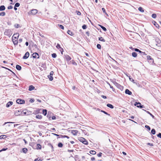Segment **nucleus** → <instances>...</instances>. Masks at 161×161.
I'll return each instance as SVG.
<instances>
[{"mask_svg":"<svg viewBox=\"0 0 161 161\" xmlns=\"http://www.w3.org/2000/svg\"><path fill=\"white\" fill-rule=\"evenodd\" d=\"M25 101L21 99H18L16 100V102L17 103L19 104H22L25 103Z\"/></svg>","mask_w":161,"mask_h":161,"instance_id":"nucleus-4","label":"nucleus"},{"mask_svg":"<svg viewBox=\"0 0 161 161\" xmlns=\"http://www.w3.org/2000/svg\"><path fill=\"white\" fill-rule=\"evenodd\" d=\"M107 106L108 107H109L111 108H114V107L112 105L110 104H108L107 105Z\"/></svg>","mask_w":161,"mask_h":161,"instance_id":"nucleus-24","label":"nucleus"},{"mask_svg":"<svg viewBox=\"0 0 161 161\" xmlns=\"http://www.w3.org/2000/svg\"><path fill=\"white\" fill-rule=\"evenodd\" d=\"M153 23L154 24V25L157 28H158L159 27V25H158V24L155 21H153Z\"/></svg>","mask_w":161,"mask_h":161,"instance_id":"nucleus-23","label":"nucleus"},{"mask_svg":"<svg viewBox=\"0 0 161 161\" xmlns=\"http://www.w3.org/2000/svg\"><path fill=\"white\" fill-rule=\"evenodd\" d=\"M157 136L161 138V133H159L157 135Z\"/></svg>","mask_w":161,"mask_h":161,"instance_id":"nucleus-51","label":"nucleus"},{"mask_svg":"<svg viewBox=\"0 0 161 161\" xmlns=\"http://www.w3.org/2000/svg\"><path fill=\"white\" fill-rule=\"evenodd\" d=\"M152 17L153 18H156L157 17V15L155 14H153L152 15Z\"/></svg>","mask_w":161,"mask_h":161,"instance_id":"nucleus-39","label":"nucleus"},{"mask_svg":"<svg viewBox=\"0 0 161 161\" xmlns=\"http://www.w3.org/2000/svg\"><path fill=\"white\" fill-rule=\"evenodd\" d=\"M56 47L58 49H59V48H61L60 45L59 44H57V45L56 46Z\"/></svg>","mask_w":161,"mask_h":161,"instance_id":"nucleus-47","label":"nucleus"},{"mask_svg":"<svg viewBox=\"0 0 161 161\" xmlns=\"http://www.w3.org/2000/svg\"><path fill=\"white\" fill-rule=\"evenodd\" d=\"M59 138H65V137H66L68 139H69V137L67 136H65V135H59Z\"/></svg>","mask_w":161,"mask_h":161,"instance_id":"nucleus-19","label":"nucleus"},{"mask_svg":"<svg viewBox=\"0 0 161 161\" xmlns=\"http://www.w3.org/2000/svg\"><path fill=\"white\" fill-rule=\"evenodd\" d=\"M97 47L98 49H101V46L100 44H97Z\"/></svg>","mask_w":161,"mask_h":161,"instance_id":"nucleus-43","label":"nucleus"},{"mask_svg":"<svg viewBox=\"0 0 161 161\" xmlns=\"http://www.w3.org/2000/svg\"><path fill=\"white\" fill-rule=\"evenodd\" d=\"M65 58L66 60L67 61H69L71 59V58L68 55H66L65 56Z\"/></svg>","mask_w":161,"mask_h":161,"instance_id":"nucleus-9","label":"nucleus"},{"mask_svg":"<svg viewBox=\"0 0 161 161\" xmlns=\"http://www.w3.org/2000/svg\"><path fill=\"white\" fill-rule=\"evenodd\" d=\"M38 12V11L36 9H33L31 10V14L33 15L36 14Z\"/></svg>","mask_w":161,"mask_h":161,"instance_id":"nucleus-7","label":"nucleus"},{"mask_svg":"<svg viewBox=\"0 0 161 161\" xmlns=\"http://www.w3.org/2000/svg\"><path fill=\"white\" fill-rule=\"evenodd\" d=\"M99 40L100 41L104 42H105V40L103 39L102 37H99Z\"/></svg>","mask_w":161,"mask_h":161,"instance_id":"nucleus-35","label":"nucleus"},{"mask_svg":"<svg viewBox=\"0 0 161 161\" xmlns=\"http://www.w3.org/2000/svg\"><path fill=\"white\" fill-rule=\"evenodd\" d=\"M78 140L85 145L88 144V142L84 138L82 137H79L78 138Z\"/></svg>","mask_w":161,"mask_h":161,"instance_id":"nucleus-1","label":"nucleus"},{"mask_svg":"<svg viewBox=\"0 0 161 161\" xmlns=\"http://www.w3.org/2000/svg\"><path fill=\"white\" fill-rule=\"evenodd\" d=\"M13 8V7L11 6H9L8 7V9H12Z\"/></svg>","mask_w":161,"mask_h":161,"instance_id":"nucleus-50","label":"nucleus"},{"mask_svg":"<svg viewBox=\"0 0 161 161\" xmlns=\"http://www.w3.org/2000/svg\"><path fill=\"white\" fill-rule=\"evenodd\" d=\"M129 80L130 81H131L132 82H133V83H135L134 82V80L133 79H132L130 77H129Z\"/></svg>","mask_w":161,"mask_h":161,"instance_id":"nucleus-48","label":"nucleus"},{"mask_svg":"<svg viewBox=\"0 0 161 161\" xmlns=\"http://www.w3.org/2000/svg\"><path fill=\"white\" fill-rule=\"evenodd\" d=\"M125 93L126 94H128L129 95H131L132 94L131 92L128 89L125 90Z\"/></svg>","mask_w":161,"mask_h":161,"instance_id":"nucleus-11","label":"nucleus"},{"mask_svg":"<svg viewBox=\"0 0 161 161\" xmlns=\"http://www.w3.org/2000/svg\"><path fill=\"white\" fill-rule=\"evenodd\" d=\"M34 102V99H31L30 100V102L31 103H33Z\"/></svg>","mask_w":161,"mask_h":161,"instance_id":"nucleus-49","label":"nucleus"},{"mask_svg":"<svg viewBox=\"0 0 161 161\" xmlns=\"http://www.w3.org/2000/svg\"><path fill=\"white\" fill-rule=\"evenodd\" d=\"M102 153H99L97 154V156L98 157H100L102 156Z\"/></svg>","mask_w":161,"mask_h":161,"instance_id":"nucleus-53","label":"nucleus"},{"mask_svg":"<svg viewBox=\"0 0 161 161\" xmlns=\"http://www.w3.org/2000/svg\"><path fill=\"white\" fill-rule=\"evenodd\" d=\"M134 105L138 108H142L143 107V105H142L141 103L139 102H136Z\"/></svg>","mask_w":161,"mask_h":161,"instance_id":"nucleus-5","label":"nucleus"},{"mask_svg":"<svg viewBox=\"0 0 161 161\" xmlns=\"http://www.w3.org/2000/svg\"><path fill=\"white\" fill-rule=\"evenodd\" d=\"M19 5L20 4L18 3H17L15 4L14 6L15 7H18L19 6Z\"/></svg>","mask_w":161,"mask_h":161,"instance_id":"nucleus-40","label":"nucleus"},{"mask_svg":"<svg viewBox=\"0 0 161 161\" xmlns=\"http://www.w3.org/2000/svg\"><path fill=\"white\" fill-rule=\"evenodd\" d=\"M47 111L46 109H44L42 111V113L45 116L47 114Z\"/></svg>","mask_w":161,"mask_h":161,"instance_id":"nucleus-26","label":"nucleus"},{"mask_svg":"<svg viewBox=\"0 0 161 161\" xmlns=\"http://www.w3.org/2000/svg\"><path fill=\"white\" fill-rule=\"evenodd\" d=\"M101 112H102L103 113H104L105 114H106L109 115V114H108L105 111H104L102 110H101Z\"/></svg>","mask_w":161,"mask_h":161,"instance_id":"nucleus-54","label":"nucleus"},{"mask_svg":"<svg viewBox=\"0 0 161 161\" xmlns=\"http://www.w3.org/2000/svg\"><path fill=\"white\" fill-rule=\"evenodd\" d=\"M16 68L17 69L20 70L21 69V66L19 65H17L16 66Z\"/></svg>","mask_w":161,"mask_h":161,"instance_id":"nucleus-20","label":"nucleus"},{"mask_svg":"<svg viewBox=\"0 0 161 161\" xmlns=\"http://www.w3.org/2000/svg\"><path fill=\"white\" fill-rule=\"evenodd\" d=\"M102 10L104 13H105V14H107V15H108L107 13L106 12L105 9L104 8H102Z\"/></svg>","mask_w":161,"mask_h":161,"instance_id":"nucleus-45","label":"nucleus"},{"mask_svg":"<svg viewBox=\"0 0 161 161\" xmlns=\"http://www.w3.org/2000/svg\"><path fill=\"white\" fill-rule=\"evenodd\" d=\"M58 25L61 29H62L63 30L64 29V27L63 25Z\"/></svg>","mask_w":161,"mask_h":161,"instance_id":"nucleus-44","label":"nucleus"},{"mask_svg":"<svg viewBox=\"0 0 161 161\" xmlns=\"http://www.w3.org/2000/svg\"><path fill=\"white\" fill-rule=\"evenodd\" d=\"M23 113L25 115H28L31 114V112L27 110H25L23 111Z\"/></svg>","mask_w":161,"mask_h":161,"instance_id":"nucleus-6","label":"nucleus"},{"mask_svg":"<svg viewBox=\"0 0 161 161\" xmlns=\"http://www.w3.org/2000/svg\"><path fill=\"white\" fill-rule=\"evenodd\" d=\"M148 114H149L153 118H154V116L151 113H150L149 111H146V110H144Z\"/></svg>","mask_w":161,"mask_h":161,"instance_id":"nucleus-29","label":"nucleus"},{"mask_svg":"<svg viewBox=\"0 0 161 161\" xmlns=\"http://www.w3.org/2000/svg\"><path fill=\"white\" fill-rule=\"evenodd\" d=\"M67 33L68 34H69L70 35H71V36L73 35V32L69 30H68L67 32Z\"/></svg>","mask_w":161,"mask_h":161,"instance_id":"nucleus-31","label":"nucleus"},{"mask_svg":"<svg viewBox=\"0 0 161 161\" xmlns=\"http://www.w3.org/2000/svg\"><path fill=\"white\" fill-rule=\"evenodd\" d=\"M86 25H84L82 26V28L83 29H86Z\"/></svg>","mask_w":161,"mask_h":161,"instance_id":"nucleus-46","label":"nucleus"},{"mask_svg":"<svg viewBox=\"0 0 161 161\" xmlns=\"http://www.w3.org/2000/svg\"><path fill=\"white\" fill-rule=\"evenodd\" d=\"M42 148L41 146L39 144H37L36 146V149L37 150L41 149Z\"/></svg>","mask_w":161,"mask_h":161,"instance_id":"nucleus-15","label":"nucleus"},{"mask_svg":"<svg viewBox=\"0 0 161 161\" xmlns=\"http://www.w3.org/2000/svg\"><path fill=\"white\" fill-rule=\"evenodd\" d=\"M4 34L8 36H10L12 35L11 30L9 29L5 30L4 32Z\"/></svg>","mask_w":161,"mask_h":161,"instance_id":"nucleus-2","label":"nucleus"},{"mask_svg":"<svg viewBox=\"0 0 161 161\" xmlns=\"http://www.w3.org/2000/svg\"><path fill=\"white\" fill-rule=\"evenodd\" d=\"M90 153L92 154H95L96 153V152L94 150H91L90 151Z\"/></svg>","mask_w":161,"mask_h":161,"instance_id":"nucleus-27","label":"nucleus"},{"mask_svg":"<svg viewBox=\"0 0 161 161\" xmlns=\"http://www.w3.org/2000/svg\"><path fill=\"white\" fill-rule=\"evenodd\" d=\"M100 26L101 27V28L104 31H107V29H106V28L105 27H104L101 25H100Z\"/></svg>","mask_w":161,"mask_h":161,"instance_id":"nucleus-32","label":"nucleus"},{"mask_svg":"<svg viewBox=\"0 0 161 161\" xmlns=\"http://www.w3.org/2000/svg\"><path fill=\"white\" fill-rule=\"evenodd\" d=\"M48 77L49 79V80L50 81H52V80H53V76H51L48 75Z\"/></svg>","mask_w":161,"mask_h":161,"instance_id":"nucleus-34","label":"nucleus"},{"mask_svg":"<svg viewBox=\"0 0 161 161\" xmlns=\"http://www.w3.org/2000/svg\"><path fill=\"white\" fill-rule=\"evenodd\" d=\"M14 123V122H5L4 124H3V125H5L6 124H7V123Z\"/></svg>","mask_w":161,"mask_h":161,"instance_id":"nucleus-61","label":"nucleus"},{"mask_svg":"<svg viewBox=\"0 0 161 161\" xmlns=\"http://www.w3.org/2000/svg\"><path fill=\"white\" fill-rule=\"evenodd\" d=\"M19 25L18 24H15L14 25V26L16 28H18L19 27Z\"/></svg>","mask_w":161,"mask_h":161,"instance_id":"nucleus-52","label":"nucleus"},{"mask_svg":"<svg viewBox=\"0 0 161 161\" xmlns=\"http://www.w3.org/2000/svg\"><path fill=\"white\" fill-rule=\"evenodd\" d=\"M5 9V7L4 5H2L0 6V11L4 10Z\"/></svg>","mask_w":161,"mask_h":161,"instance_id":"nucleus-18","label":"nucleus"},{"mask_svg":"<svg viewBox=\"0 0 161 161\" xmlns=\"http://www.w3.org/2000/svg\"><path fill=\"white\" fill-rule=\"evenodd\" d=\"M134 50L136 52H139V53H142V51L137 48H134Z\"/></svg>","mask_w":161,"mask_h":161,"instance_id":"nucleus-38","label":"nucleus"},{"mask_svg":"<svg viewBox=\"0 0 161 161\" xmlns=\"http://www.w3.org/2000/svg\"><path fill=\"white\" fill-rule=\"evenodd\" d=\"M19 34L18 33H17L14 35L13 37H14L15 39H17L19 37Z\"/></svg>","mask_w":161,"mask_h":161,"instance_id":"nucleus-13","label":"nucleus"},{"mask_svg":"<svg viewBox=\"0 0 161 161\" xmlns=\"http://www.w3.org/2000/svg\"><path fill=\"white\" fill-rule=\"evenodd\" d=\"M32 56H33V58H36L37 56H38L39 55H38V53H34L32 54Z\"/></svg>","mask_w":161,"mask_h":161,"instance_id":"nucleus-17","label":"nucleus"},{"mask_svg":"<svg viewBox=\"0 0 161 161\" xmlns=\"http://www.w3.org/2000/svg\"><path fill=\"white\" fill-rule=\"evenodd\" d=\"M151 132L153 135L155 134L156 133V131L154 129H152L151 131Z\"/></svg>","mask_w":161,"mask_h":161,"instance_id":"nucleus-30","label":"nucleus"},{"mask_svg":"<svg viewBox=\"0 0 161 161\" xmlns=\"http://www.w3.org/2000/svg\"><path fill=\"white\" fill-rule=\"evenodd\" d=\"M36 118L37 119H40L42 118V116L41 115L38 114L36 116Z\"/></svg>","mask_w":161,"mask_h":161,"instance_id":"nucleus-28","label":"nucleus"},{"mask_svg":"<svg viewBox=\"0 0 161 161\" xmlns=\"http://www.w3.org/2000/svg\"><path fill=\"white\" fill-rule=\"evenodd\" d=\"M141 53V55H142V56H143L145 55H146V54H145L144 52H142V53Z\"/></svg>","mask_w":161,"mask_h":161,"instance_id":"nucleus-57","label":"nucleus"},{"mask_svg":"<svg viewBox=\"0 0 161 161\" xmlns=\"http://www.w3.org/2000/svg\"><path fill=\"white\" fill-rule=\"evenodd\" d=\"M6 136L4 135H1L0 136V139H5L6 138Z\"/></svg>","mask_w":161,"mask_h":161,"instance_id":"nucleus-22","label":"nucleus"},{"mask_svg":"<svg viewBox=\"0 0 161 161\" xmlns=\"http://www.w3.org/2000/svg\"><path fill=\"white\" fill-rule=\"evenodd\" d=\"M52 57L53 58H55L57 57V55H56V54L55 53H53L52 54Z\"/></svg>","mask_w":161,"mask_h":161,"instance_id":"nucleus-42","label":"nucleus"},{"mask_svg":"<svg viewBox=\"0 0 161 161\" xmlns=\"http://www.w3.org/2000/svg\"><path fill=\"white\" fill-rule=\"evenodd\" d=\"M56 119V117L55 116H53L52 117V119Z\"/></svg>","mask_w":161,"mask_h":161,"instance_id":"nucleus-63","label":"nucleus"},{"mask_svg":"<svg viewBox=\"0 0 161 161\" xmlns=\"http://www.w3.org/2000/svg\"><path fill=\"white\" fill-rule=\"evenodd\" d=\"M63 146V144L61 142H59L58 144V146L60 147H62Z\"/></svg>","mask_w":161,"mask_h":161,"instance_id":"nucleus-36","label":"nucleus"},{"mask_svg":"<svg viewBox=\"0 0 161 161\" xmlns=\"http://www.w3.org/2000/svg\"><path fill=\"white\" fill-rule=\"evenodd\" d=\"M147 144L148 145H150V146H153V144H152V143H147Z\"/></svg>","mask_w":161,"mask_h":161,"instance_id":"nucleus-59","label":"nucleus"},{"mask_svg":"<svg viewBox=\"0 0 161 161\" xmlns=\"http://www.w3.org/2000/svg\"><path fill=\"white\" fill-rule=\"evenodd\" d=\"M13 43H14V44L15 45V44H17V42H16V41L15 40V41H14L13 40Z\"/></svg>","mask_w":161,"mask_h":161,"instance_id":"nucleus-60","label":"nucleus"},{"mask_svg":"<svg viewBox=\"0 0 161 161\" xmlns=\"http://www.w3.org/2000/svg\"><path fill=\"white\" fill-rule=\"evenodd\" d=\"M147 59L148 60H151V61H152V63H153L154 61L153 60V58H152L150 56H147Z\"/></svg>","mask_w":161,"mask_h":161,"instance_id":"nucleus-14","label":"nucleus"},{"mask_svg":"<svg viewBox=\"0 0 161 161\" xmlns=\"http://www.w3.org/2000/svg\"><path fill=\"white\" fill-rule=\"evenodd\" d=\"M101 97L104 99H106L107 98L104 95H102Z\"/></svg>","mask_w":161,"mask_h":161,"instance_id":"nucleus-62","label":"nucleus"},{"mask_svg":"<svg viewBox=\"0 0 161 161\" xmlns=\"http://www.w3.org/2000/svg\"><path fill=\"white\" fill-rule=\"evenodd\" d=\"M78 132V131L76 130H72L71 131V133L72 134L75 136L76 135Z\"/></svg>","mask_w":161,"mask_h":161,"instance_id":"nucleus-12","label":"nucleus"},{"mask_svg":"<svg viewBox=\"0 0 161 161\" xmlns=\"http://www.w3.org/2000/svg\"><path fill=\"white\" fill-rule=\"evenodd\" d=\"M132 56L134 57H136L137 56V53L136 52H133L132 53Z\"/></svg>","mask_w":161,"mask_h":161,"instance_id":"nucleus-21","label":"nucleus"},{"mask_svg":"<svg viewBox=\"0 0 161 161\" xmlns=\"http://www.w3.org/2000/svg\"><path fill=\"white\" fill-rule=\"evenodd\" d=\"M22 150L23 153H27L28 151L27 149L26 148H23Z\"/></svg>","mask_w":161,"mask_h":161,"instance_id":"nucleus-25","label":"nucleus"},{"mask_svg":"<svg viewBox=\"0 0 161 161\" xmlns=\"http://www.w3.org/2000/svg\"><path fill=\"white\" fill-rule=\"evenodd\" d=\"M91 160L92 161H94L95 160V158L94 157H92L91 158Z\"/></svg>","mask_w":161,"mask_h":161,"instance_id":"nucleus-64","label":"nucleus"},{"mask_svg":"<svg viewBox=\"0 0 161 161\" xmlns=\"http://www.w3.org/2000/svg\"><path fill=\"white\" fill-rule=\"evenodd\" d=\"M145 127L148 130H150V129H151L150 128L149 126L147 125H146Z\"/></svg>","mask_w":161,"mask_h":161,"instance_id":"nucleus-41","label":"nucleus"},{"mask_svg":"<svg viewBox=\"0 0 161 161\" xmlns=\"http://www.w3.org/2000/svg\"><path fill=\"white\" fill-rule=\"evenodd\" d=\"M5 15V12H3L0 13V16H4Z\"/></svg>","mask_w":161,"mask_h":161,"instance_id":"nucleus-37","label":"nucleus"},{"mask_svg":"<svg viewBox=\"0 0 161 161\" xmlns=\"http://www.w3.org/2000/svg\"><path fill=\"white\" fill-rule=\"evenodd\" d=\"M77 14L78 15H80L81 14V13L79 11H76Z\"/></svg>","mask_w":161,"mask_h":161,"instance_id":"nucleus-56","label":"nucleus"},{"mask_svg":"<svg viewBox=\"0 0 161 161\" xmlns=\"http://www.w3.org/2000/svg\"><path fill=\"white\" fill-rule=\"evenodd\" d=\"M13 104V102L11 101H9L8 103L6 105V107L7 108L9 107L10 106L12 105Z\"/></svg>","mask_w":161,"mask_h":161,"instance_id":"nucleus-10","label":"nucleus"},{"mask_svg":"<svg viewBox=\"0 0 161 161\" xmlns=\"http://www.w3.org/2000/svg\"><path fill=\"white\" fill-rule=\"evenodd\" d=\"M22 112L21 110H16L14 112V114L16 116H19L21 114Z\"/></svg>","mask_w":161,"mask_h":161,"instance_id":"nucleus-3","label":"nucleus"},{"mask_svg":"<svg viewBox=\"0 0 161 161\" xmlns=\"http://www.w3.org/2000/svg\"><path fill=\"white\" fill-rule=\"evenodd\" d=\"M7 149H8L7 148H3L2 150H0V152H1L2 151H6Z\"/></svg>","mask_w":161,"mask_h":161,"instance_id":"nucleus-55","label":"nucleus"},{"mask_svg":"<svg viewBox=\"0 0 161 161\" xmlns=\"http://www.w3.org/2000/svg\"><path fill=\"white\" fill-rule=\"evenodd\" d=\"M35 89V87L32 85H31L29 86V90L31 91Z\"/></svg>","mask_w":161,"mask_h":161,"instance_id":"nucleus-16","label":"nucleus"},{"mask_svg":"<svg viewBox=\"0 0 161 161\" xmlns=\"http://www.w3.org/2000/svg\"><path fill=\"white\" fill-rule=\"evenodd\" d=\"M29 56V53L28 52H27L25 55L23 57V58L24 59H27Z\"/></svg>","mask_w":161,"mask_h":161,"instance_id":"nucleus-8","label":"nucleus"},{"mask_svg":"<svg viewBox=\"0 0 161 161\" xmlns=\"http://www.w3.org/2000/svg\"><path fill=\"white\" fill-rule=\"evenodd\" d=\"M53 71H52L50 72V76L53 75Z\"/></svg>","mask_w":161,"mask_h":161,"instance_id":"nucleus-58","label":"nucleus"},{"mask_svg":"<svg viewBox=\"0 0 161 161\" xmlns=\"http://www.w3.org/2000/svg\"><path fill=\"white\" fill-rule=\"evenodd\" d=\"M138 10L142 12H144L143 9L141 7H140L138 8Z\"/></svg>","mask_w":161,"mask_h":161,"instance_id":"nucleus-33","label":"nucleus"}]
</instances>
